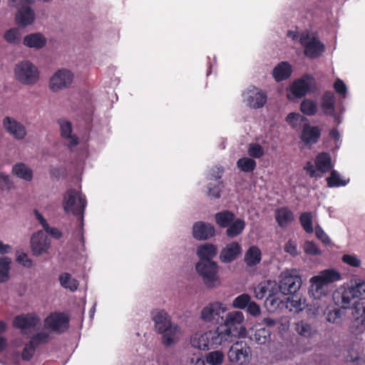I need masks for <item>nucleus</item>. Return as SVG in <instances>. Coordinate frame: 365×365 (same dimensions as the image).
Here are the masks:
<instances>
[{"instance_id":"obj_1","label":"nucleus","mask_w":365,"mask_h":365,"mask_svg":"<svg viewBox=\"0 0 365 365\" xmlns=\"http://www.w3.org/2000/svg\"><path fill=\"white\" fill-rule=\"evenodd\" d=\"M225 319L217 327L226 342L232 341L234 337L246 335V329L243 326L244 315L242 312L235 311L225 313Z\"/></svg>"},{"instance_id":"obj_2","label":"nucleus","mask_w":365,"mask_h":365,"mask_svg":"<svg viewBox=\"0 0 365 365\" xmlns=\"http://www.w3.org/2000/svg\"><path fill=\"white\" fill-rule=\"evenodd\" d=\"M87 205L86 197L81 192L73 189H68L63 196V206L64 211L67 213L71 212L73 215L79 217L80 230L79 235L81 241L84 242L83 237V213Z\"/></svg>"},{"instance_id":"obj_3","label":"nucleus","mask_w":365,"mask_h":365,"mask_svg":"<svg viewBox=\"0 0 365 365\" xmlns=\"http://www.w3.org/2000/svg\"><path fill=\"white\" fill-rule=\"evenodd\" d=\"M363 299H365V281L360 279L355 281L354 285L340 289L333 294L334 303L344 309L351 308Z\"/></svg>"},{"instance_id":"obj_4","label":"nucleus","mask_w":365,"mask_h":365,"mask_svg":"<svg viewBox=\"0 0 365 365\" xmlns=\"http://www.w3.org/2000/svg\"><path fill=\"white\" fill-rule=\"evenodd\" d=\"M152 317L156 329L162 334V343L165 346H171L179 330L178 327L171 324L170 319L165 310L153 312Z\"/></svg>"},{"instance_id":"obj_5","label":"nucleus","mask_w":365,"mask_h":365,"mask_svg":"<svg viewBox=\"0 0 365 365\" xmlns=\"http://www.w3.org/2000/svg\"><path fill=\"white\" fill-rule=\"evenodd\" d=\"M340 279L341 274L338 271L333 269L323 270L311 279L309 292L314 299H320L322 296L326 295L325 286Z\"/></svg>"},{"instance_id":"obj_6","label":"nucleus","mask_w":365,"mask_h":365,"mask_svg":"<svg viewBox=\"0 0 365 365\" xmlns=\"http://www.w3.org/2000/svg\"><path fill=\"white\" fill-rule=\"evenodd\" d=\"M190 343L194 348L200 350H209L215 349L217 346L222 345L226 341L217 328L214 331L196 333L192 336Z\"/></svg>"},{"instance_id":"obj_7","label":"nucleus","mask_w":365,"mask_h":365,"mask_svg":"<svg viewBox=\"0 0 365 365\" xmlns=\"http://www.w3.org/2000/svg\"><path fill=\"white\" fill-rule=\"evenodd\" d=\"M255 297L258 299H266V304L272 307L279 306L282 301L276 297L278 292L277 284L274 281L267 280L260 282L255 288Z\"/></svg>"},{"instance_id":"obj_8","label":"nucleus","mask_w":365,"mask_h":365,"mask_svg":"<svg viewBox=\"0 0 365 365\" xmlns=\"http://www.w3.org/2000/svg\"><path fill=\"white\" fill-rule=\"evenodd\" d=\"M195 269L207 287L212 288L219 282L218 265L215 262L212 260L200 261L196 264Z\"/></svg>"},{"instance_id":"obj_9","label":"nucleus","mask_w":365,"mask_h":365,"mask_svg":"<svg viewBox=\"0 0 365 365\" xmlns=\"http://www.w3.org/2000/svg\"><path fill=\"white\" fill-rule=\"evenodd\" d=\"M251 356V348L244 341L235 342L227 353L230 361L235 365L248 364L250 361Z\"/></svg>"},{"instance_id":"obj_10","label":"nucleus","mask_w":365,"mask_h":365,"mask_svg":"<svg viewBox=\"0 0 365 365\" xmlns=\"http://www.w3.org/2000/svg\"><path fill=\"white\" fill-rule=\"evenodd\" d=\"M302 279L297 270H287L281 274V279L277 288L283 294H293L302 286Z\"/></svg>"},{"instance_id":"obj_11","label":"nucleus","mask_w":365,"mask_h":365,"mask_svg":"<svg viewBox=\"0 0 365 365\" xmlns=\"http://www.w3.org/2000/svg\"><path fill=\"white\" fill-rule=\"evenodd\" d=\"M300 43L304 47V53L309 58L319 57L325 50L324 43L315 35L311 36L309 33L302 34L300 37Z\"/></svg>"},{"instance_id":"obj_12","label":"nucleus","mask_w":365,"mask_h":365,"mask_svg":"<svg viewBox=\"0 0 365 365\" xmlns=\"http://www.w3.org/2000/svg\"><path fill=\"white\" fill-rule=\"evenodd\" d=\"M16 78L23 84L31 85L38 79L37 68L29 61H22L15 68Z\"/></svg>"},{"instance_id":"obj_13","label":"nucleus","mask_w":365,"mask_h":365,"mask_svg":"<svg viewBox=\"0 0 365 365\" xmlns=\"http://www.w3.org/2000/svg\"><path fill=\"white\" fill-rule=\"evenodd\" d=\"M227 310L225 305L220 302H212L205 307L201 312V318L205 322L217 324L223 322V317Z\"/></svg>"},{"instance_id":"obj_14","label":"nucleus","mask_w":365,"mask_h":365,"mask_svg":"<svg viewBox=\"0 0 365 365\" xmlns=\"http://www.w3.org/2000/svg\"><path fill=\"white\" fill-rule=\"evenodd\" d=\"M69 318L63 312H52L44 319V327L53 332L63 333L68 327Z\"/></svg>"},{"instance_id":"obj_15","label":"nucleus","mask_w":365,"mask_h":365,"mask_svg":"<svg viewBox=\"0 0 365 365\" xmlns=\"http://www.w3.org/2000/svg\"><path fill=\"white\" fill-rule=\"evenodd\" d=\"M73 73L67 69H60L56 71L50 80V88L57 91L69 86L73 81Z\"/></svg>"},{"instance_id":"obj_16","label":"nucleus","mask_w":365,"mask_h":365,"mask_svg":"<svg viewBox=\"0 0 365 365\" xmlns=\"http://www.w3.org/2000/svg\"><path fill=\"white\" fill-rule=\"evenodd\" d=\"M31 246L33 255L39 256L48 251L51 246V240L43 231L34 233L31 239Z\"/></svg>"},{"instance_id":"obj_17","label":"nucleus","mask_w":365,"mask_h":365,"mask_svg":"<svg viewBox=\"0 0 365 365\" xmlns=\"http://www.w3.org/2000/svg\"><path fill=\"white\" fill-rule=\"evenodd\" d=\"M5 130L16 140H23L26 134L25 126L13 118L6 116L3 120Z\"/></svg>"},{"instance_id":"obj_18","label":"nucleus","mask_w":365,"mask_h":365,"mask_svg":"<svg viewBox=\"0 0 365 365\" xmlns=\"http://www.w3.org/2000/svg\"><path fill=\"white\" fill-rule=\"evenodd\" d=\"M309 80L314 81V78L309 74L304 75L302 78L295 80L290 86V92L297 98L305 96L311 90Z\"/></svg>"},{"instance_id":"obj_19","label":"nucleus","mask_w":365,"mask_h":365,"mask_svg":"<svg viewBox=\"0 0 365 365\" xmlns=\"http://www.w3.org/2000/svg\"><path fill=\"white\" fill-rule=\"evenodd\" d=\"M321 136V129L318 126H312L309 121L304 123L300 133V139L305 145L317 143Z\"/></svg>"},{"instance_id":"obj_20","label":"nucleus","mask_w":365,"mask_h":365,"mask_svg":"<svg viewBox=\"0 0 365 365\" xmlns=\"http://www.w3.org/2000/svg\"><path fill=\"white\" fill-rule=\"evenodd\" d=\"M215 229L210 223L202 221L196 222L192 227V235L198 240H205L213 237Z\"/></svg>"},{"instance_id":"obj_21","label":"nucleus","mask_w":365,"mask_h":365,"mask_svg":"<svg viewBox=\"0 0 365 365\" xmlns=\"http://www.w3.org/2000/svg\"><path fill=\"white\" fill-rule=\"evenodd\" d=\"M40 322L38 317L34 313L16 316L14 321V327L21 329H29L36 326Z\"/></svg>"},{"instance_id":"obj_22","label":"nucleus","mask_w":365,"mask_h":365,"mask_svg":"<svg viewBox=\"0 0 365 365\" xmlns=\"http://www.w3.org/2000/svg\"><path fill=\"white\" fill-rule=\"evenodd\" d=\"M242 248L237 242H232L223 248L220 255V261L223 263H230L235 260L241 253Z\"/></svg>"},{"instance_id":"obj_23","label":"nucleus","mask_w":365,"mask_h":365,"mask_svg":"<svg viewBox=\"0 0 365 365\" xmlns=\"http://www.w3.org/2000/svg\"><path fill=\"white\" fill-rule=\"evenodd\" d=\"M247 101V105L254 109L262 108L267 102V96L265 92L255 88L249 91Z\"/></svg>"},{"instance_id":"obj_24","label":"nucleus","mask_w":365,"mask_h":365,"mask_svg":"<svg viewBox=\"0 0 365 365\" xmlns=\"http://www.w3.org/2000/svg\"><path fill=\"white\" fill-rule=\"evenodd\" d=\"M34 19V11L29 6H21L16 15V24L22 27L31 24Z\"/></svg>"},{"instance_id":"obj_25","label":"nucleus","mask_w":365,"mask_h":365,"mask_svg":"<svg viewBox=\"0 0 365 365\" xmlns=\"http://www.w3.org/2000/svg\"><path fill=\"white\" fill-rule=\"evenodd\" d=\"M58 123L61 128V136L68 140V146L71 148L76 146L78 144V138L77 136L71 134V123L69 121L64 120H59Z\"/></svg>"},{"instance_id":"obj_26","label":"nucleus","mask_w":365,"mask_h":365,"mask_svg":"<svg viewBox=\"0 0 365 365\" xmlns=\"http://www.w3.org/2000/svg\"><path fill=\"white\" fill-rule=\"evenodd\" d=\"M292 73L291 65L287 61H282L274 67L272 71V76L277 82H280L289 78Z\"/></svg>"},{"instance_id":"obj_27","label":"nucleus","mask_w":365,"mask_h":365,"mask_svg":"<svg viewBox=\"0 0 365 365\" xmlns=\"http://www.w3.org/2000/svg\"><path fill=\"white\" fill-rule=\"evenodd\" d=\"M294 219L293 212L287 207H282L275 210V220L280 227H286Z\"/></svg>"},{"instance_id":"obj_28","label":"nucleus","mask_w":365,"mask_h":365,"mask_svg":"<svg viewBox=\"0 0 365 365\" xmlns=\"http://www.w3.org/2000/svg\"><path fill=\"white\" fill-rule=\"evenodd\" d=\"M335 96L330 91H325L322 96L321 108L324 114L332 115L334 113Z\"/></svg>"},{"instance_id":"obj_29","label":"nucleus","mask_w":365,"mask_h":365,"mask_svg":"<svg viewBox=\"0 0 365 365\" xmlns=\"http://www.w3.org/2000/svg\"><path fill=\"white\" fill-rule=\"evenodd\" d=\"M262 259V252L257 246H251L245 252L244 261L248 267L258 264Z\"/></svg>"},{"instance_id":"obj_30","label":"nucleus","mask_w":365,"mask_h":365,"mask_svg":"<svg viewBox=\"0 0 365 365\" xmlns=\"http://www.w3.org/2000/svg\"><path fill=\"white\" fill-rule=\"evenodd\" d=\"M315 165L317 169L322 173L329 171L332 168L329 153L326 152L319 153L315 158Z\"/></svg>"},{"instance_id":"obj_31","label":"nucleus","mask_w":365,"mask_h":365,"mask_svg":"<svg viewBox=\"0 0 365 365\" xmlns=\"http://www.w3.org/2000/svg\"><path fill=\"white\" fill-rule=\"evenodd\" d=\"M12 173L17 178L30 182L33 179V171L24 163H18L12 168Z\"/></svg>"},{"instance_id":"obj_32","label":"nucleus","mask_w":365,"mask_h":365,"mask_svg":"<svg viewBox=\"0 0 365 365\" xmlns=\"http://www.w3.org/2000/svg\"><path fill=\"white\" fill-rule=\"evenodd\" d=\"M217 247L215 245L206 243L198 247L197 255L200 261L212 260L217 255Z\"/></svg>"},{"instance_id":"obj_33","label":"nucleus","mask_w":365,"mask_h":365,"mask_svg":"<svg viewBox=\"0 0 365 365\" xmlns=\"http://www.w3.org/2000/svg\"><path fill=\"white\" fill-rule=\"evenodd\" d=\"M24 43L30 48H41L46 45V40L42 34L36 33L26 36Z\"/></svg>"},{"instance_id":"obj_34","label":"nucleus","mask_w":365,"mask_h":365,"mask_svg":"<svg viewBox=\"0 0 365 365\" xmlns=\"http://www.w3.org/2000/svg\"><path fill=\"white\" fill-rule=\"evenodd\" d=\"M59 282L65 289H69L71 292H75L78 289L79 282L77 279L72 277L71 274L67 272H63L59 275Z\"/></svg>"},{"instance_id":"obj_35","label":"nucleus","mask_w":365,"mask_h":365,"mask_svg":"<svg viewBox=\"0 0 365 365\" xmlns=\"http://www.w3.org/2000/svg\"><path fill=\"white\" fill-rule=\"evenodd\" d=\"M270 331L266 328L257 329L252 331L250 338L258 344H265L270 339Z\"/></svg>"},{"instance_id":"obj_36","label":"nucleus","mask_w":365,"mask_h":365,"mask_svg":"<svg viewBox=\"0 0 365 365\" xmlns=\"http://www.w3.org/2000/svg\"><path fill=\"white\" fill-rule=\"evenodd\" d=\"M216 223L221 227H227L235 220V215L229 210H224L215 214Z\"/></svg>"},{"instance_id":"obj_37","label":"nucleus","mask_w":365,"mask_h":365,"mask_svg":"<svg viewBox=\"0 0 365 365\" xmlns=\"http://www.w3.org/2000/svg\"><path fill=\"white\" fill-rule=\"evenodd\" d=\"M245 223L242 219H237L227 227L226 234L230 237H235L242 233L245 229Z\"/></svg>"},{"instance_id":"obj_38","label":"nucleus","mask_w":365,"mask_h":365,"mask_svg":"<svg viewBox=\"0 0 365 365\" xmlns=\"http://www.w3.org/2000/svg\"><path fill=\"white\" fill-rule=\"evenodd\" d=\"M349 180H344L340 174L335 170H332L330 176L327 178V183L329 187H339L345 186L348 184Z\"/></svg>"},{"instance_id":"obj_39","label":"nucleus","mask_w":365,"mask_h":365,"mask_svg":"<svg viewBox=\"0 0 365 365\" xmlns=\"http://www.w3.org/2000/svg\"><path fill=\"white\" fill-rule=\"evenodd\" d=\"M299 222L304 230L309 234L314 232L313 216L310 212H302L299 216Z\"/></svg>"},{"instance_id":"obj_40","label":"nucleus","mask_w":365,"mask_h":365,"mask_svg":"<svg viewBox=\"0 0 365 365\" xmlns=\"http://www.w3.org/2000/svg\"><path fill=\"white\" fill-rule=\"evenodd\" d=\"M300 110L304 114L312 116L317 113V105L311 99H304L301 103Z\"/></svg>"},{"instance_id":"obj_41","label":"nucleus","mask_w":365,"mask_h":365,"mask_svg":"<svg viewBox=\"0 0 365 365\" xmlns=\"http://www.w3.org/2000/svg\"><path fill=\"white\" fill-rule=\"evenodd\" d=\"M237 165L242 171L251 173L256 168L257 164L253 159L245 157L237 160Z\"/></svg>"},{"instance_id":"obj_42","label":"nucleus","mask_w":365,"mask_h":365,"mask_svg":"<svg viewBox=\"0 0 365 365\" xmlns=\"http://www.w3.org/2000/svg\"><path fill=\"white\" fill-rule=\"evenodd\" d=\"M352 315L356 321L365 324V304L359 303L352 304Z\"/></svg>"},{"instance_id":"obj_43","label":"nucleus","mask_w":365,"mask_h":365,"mask_svg":"<svg viewBox=\"0 0 365 365\" xmlns=\"http://www.w3.org/2000/svg\"><path fill=\"white\" fill-rule=\"evenodd\" d=\"M224 188V184L222 180H219L217 184L209 183L207 185V195L214 199H219L221 197V192Z\"/></svg>"},{"instance_id":"obj_44","label":"nucleus","mask_w":365,"mask_h":365,"mask_svg":"<svg viewBox=\"0 0 365 365\" xmlns=\"http://www.w3.org/2000/svg\"><path fill=\"white\" fill-rule=\"evenodd\" d=\"M11 260L8 257L0 258V283L5 282L9 279V271L10 269Z\"/></svg>"},{"instance_id":"obj_45","label":"nucleus","mask_w":365,"mask_h":365,"mask_svg":"<svg viewBox=\"0 0 365 365\" xmlns=\"http://www.w3.org/2000/svg\"><path fill=\"white\" fill-rule=\"evenodd\" d=\"M286 121L288 124H289L293 128H297L298 126L301 125L302 123H306L308 121V119L304 116H302L299 113H290L286 118Z\"/></svg>"},{"instance_id":"obj_46","label":"nucleus","mask_w":365,"mask_h":365,"mask_svg":"<svg viewBox=\"0 0 365 365\" xmlns=\"http://www.w3.org/2000/svg\"><path fill=\"white\" fill-rule=\"evenodd\" d=\"M224 357L221 351H214L206 355L205 360L210 365H221L224 361Z\"/></svg>"},{"instance_id":"obj_47","label":"nucleus","mask_w":365,"mask_h":365,"mask_svg":"<svg viewBox=\"0 0 365 365\" xmlns=\"http://www.w3.org/2000/svg\"><path fill=\"white\" fill-rule=\"evenodd\" d=\"M339 308H334L329 310L327 314V319L328 322L339 324L341 322L342 316L344 314L342 309H344L341 306Z\"/></svg>"},{"instance_id":"obj_48","label":"nucleus","mask_w":365,"mask_h":365,"mask_svg":"<svg viewBox=\"0 0 365 365\" xmlns=\"http://www.w3.org/2000/svg\"><path fill=\"white\" fill-rule=\"evenodd\" d=\"M296 330L299 334L304 337H309L313 332L312 326L304 321H301L296 324Z\"/></svg>"},{"instance_id":"obj_49","label":"nucleus","mask_w":365,"mask_h":365,"mask_svg":"<svg viewBox=\"0 0 365 365\" xmlns=\"http://www.w3.org/2000/svg\"><path fill=\"white\" fill-rule=\"evenodd\" d=\"M251 297L247 294H242L237 297L232 302V306L237 309H245L248 305Z\"/></svg>"},{"instance_id":"obj_50","label":"nucleus","mask_w":365,"mask_h":365,"mask_svg":"<svg viewBox=\"0 0 365 365\" xmlns=\"http://www.w3.org/2000/svg\"><path fill=\"white\" fill-rule=\"evenodd\" d=\"M48 339H49V334L46 332L41 331V332H38V333L33 335L31 337V339L29 341L31 342L36 347H37L38 346H39L41 344L48 342Z\"/></svg>"},{"instance_id":"obj_51","label":"nucleus","mask_w":365,"mask_h":365,"mask_svg":"<svg viewBox=\"0 0 365 365\" xmlns=\"http://www.w3.org/2000/svg\"><path fill=\"white\" fill-rule=\"evenodd\" d=\"M36 347L30 341H29L24 346L21 358L24 361H29L35 354Z\"/></svg>"},{"instance_id":"obj_52","label":"nucleus","mask_w":365,"mask_h":365,"mask_svg":"<svg viewBox=\"0 0 365 365\" xmlns=\"http://www.w3.org/2000/svg\"><path fill=\"white\" fill-rule=\"evenodd\" d=\"M264 153L263 148L258 143L250 144L248 148V154L252 158H259Z\"/></svg>"},{"instance_id":"obj_53","label":"nucleus","mask_w":365,"mask_h":365,"mask_svg":"<svg viewBox=\"0 0 365 365\" xmlns=\"http://www.w3.org/2000/svg\"><path fill=\"white\" fill-rule=\"evenodd\" d=\"M4 38L9 43H17L20 38V34L19 30L16 28L8 30L4 34Z\"/></svg>"},{"instance_id":"obj_54","label":"nucleus","mask_w":365,"mask_h":365,"mask_svg":"<svg viewBox=\"0 0 365 365\" xmlns=\"http://www.w3.org/2000/svg\"><path fill=\"white\" fill-rule=\"evenodd\" d=\"M224 173V168L221 166H215L210 170L207 179L209 180H220Z\"/></svg>"},{"instance_id":"obj_55","label":"nucleus","mask_w":365,"mask_h":365,"mask_svg":"<svg viewBox=\"0 0 365 365\" xmlns=\"http://www.w3.org/2000/svg\"><path fill=\"white\" fill-rule=\"evenodd\" d=\"M14 187V183L10 176L4 173H0V190H9Z\"/></svg>"},{"instance_id":"obj_56","label":"nucleus","mask_w":365,"mask_h":365,"mask_svg":"<svg viewBox=\"0 0 365 365\" xmlns=\"http://www.w3.org/2000/svg\"><path fill=\"white\" fill-rule=\"evenodd\" d=\"M304 252L307 255H318L321 254V250L316 243L313 241H307L304 244Z\"/></svg>"},{"instance_id":"obj_57","label":"nucleus","mask_w":365,"mask_h":365,"mask_svg":"<svg viewBox=\"0 0 365 365\" xmlns=\"http://www.w3.org/2000/svg\"><path fill=\"white\" fill-rule=\"evenodd\" d=\"M341 259L343 262L353 267H359L361 265V260L354 255H344Z\"/></svg>"},{"instance_id":"obj_58","label":"nucleus","mask_w":365,"mask_h":365,"mask_svg":"<svg viewBox=\"0 0 365 365\" xmlns=\"http://www.w3.org/2000/svg\"><path fill=\"white\" fill-rule=\"evenodd\" d=\"M315 235L316 237L324 245H328L331 243V240L329 236L319 225H317L315 227Z\"/></svg>"},{"instance_id":"obj_59","label":"nucleus","mask_w":365,"mask_h":365,"mask_svg":"<svg viewBox=\"0 0 365 365\" xmlns=\"http://www.w3.org/2000/svg\"><path fill=\"white\" fill-rule=\"evenodd\" d=\"M16 261L22 264L24 267L30 268L33 266V262L28 257L27 254L24 252H19L16 256Z\"/></svg>"},{"instance_id":"obj_60","label":"nucleus","mask_w":365,"mask_h":365,"mask_svg":"<svg viewBox=\"0 0 365 365\" xmlns=\"http://www.w3.org/2000/svg\"><path fill=\"white\" fill-rule=\"evenodd\" d=\"M334 91L339 95L345 96L347 93V88L344 82L337 78L334 83Z\"/></svg>"},{"instance_id":"obj_61","label":"nucleus","mask_w":365,"mask_h":365,"mask_svg":"<svg viewBox=\"0 0 365 365\" xmlns=\"http://www.w3.org/2000/svg\"><path fill=\"white\" fill-rule=\"evenodd\" d=\"M247 310L249 314L254 317L258 316L261 312L259 306L256 302H251V300L247 306Z\"/></svg>"},{"instance_id":"obj_62","label":"nucleus","mask_w":365,"mask_h":365,"mask_svg":"<svg viewBox=\"0 0 365 365\" xmlns=\"http://www.w3.org/2000/svg\"><path fill=\"white\" fill-rule=\"evenodd\" d=\"M43 230L47 234L56 240H59L63 236L62 232L58 228L51 227L49 225H48V227H45Z\"/></svg>"},{"instance_id":"obj_63","label":"nucleus","mask_w":365,"mask_h":365,"mask_svg":"<svg viewBox=\"0 0 365 365\" xmlns=\"http://www.w3.org/2000/svg\"><path fill=\"white\" fill-rule=\"evenodd\" d=\"M284 251L292 256H296L297 255L296 244L293 241L289 240L284 246Z\"/></svg>"},{"instance_id":"obj_64","label":"nucleus","mask_w":365,"mask_h":365,"mask_svg":"<svg viewBox=\"0 0 365 365\" xmlns=\"http://www.w3.org/2000/svg\"><path fill=\"white\" fill-rule=\"evenodd\" d=\"M304 170L307 172L309 177L314 178L316 176V170L312 162L308 161L304 165Z\"/></svg>"}]
</instances>
